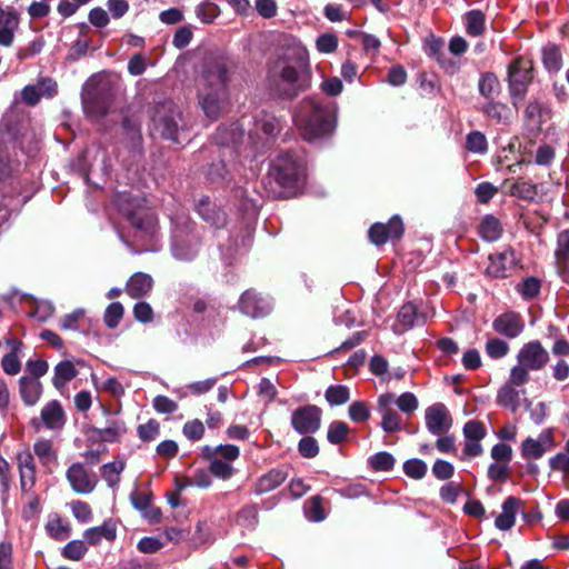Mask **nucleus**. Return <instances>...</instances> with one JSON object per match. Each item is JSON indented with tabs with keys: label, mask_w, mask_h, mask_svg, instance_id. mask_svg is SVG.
Here are the masks:
<instances>
[{
	"label": "nucleus",
	"mask_w": 569,
	"mask_h": 569,
	"mask_svg": "<svg viewBox=\"0 0 569 569\" xmlns=\"http://www.w3.org/2000/svg\"><path fill=\"white\" fill-rule=\"evenodd\" d=\"M395 405V395L385 393L378 399V410L382 416L381 427L387 432H395L400 429L401 417L392 408Z\"/></svg>",
	"instance_id": "nucleus-18"
},
{
	"label": "nucleus",
	"mask_w": 569,
	"mask_h": 569,
	"mask_svg": "<svg viewBox=\"0 0 569 569\" xmlns=\"http://www.w3.org/2000/svg\"><path fill=\"white\" fill-rule=\"evenodd\" d=\"M417 319V308L413 303H405L398 313V325L402 327V330L411 328Z\"/></svg>",
	"instance_id": "nucleus-43"
},
{
	"label": "nucleus",
	"mask_w": 569,
	"mask_h": 569,
	"mask_svg": "<svg viewBox=\"0 0 569 569\" xmlns=\"http://www.w3.org/2000/svg\"><path fill=\"white\" fill-rule=\"evenodd\" d=\"M203 457L209 461L210 472L219 479L228 480L236 469L232 462L240 456V449L234 445L206 446L202 449Z\"/></svg>",
	"instance_id": "nucleus-5"
},
{
	"label": "nucleus",
	"mask_w": 569,
	"mask_h": 569,
	"mask_svg": "<svg viewBox=\"0 0 569 569\" xmlns=\"http://www.w3.org/2000/svg\"><path fill=\"white\" fill-rule=\"evenodd\" d=\"M20 24V16L14 8L0 4V46L10 47Z\"/></svg>",
	"instance_id": "nucleus-16"
},
{
	"label": "nucleus",
	"mask_w": 569,
	"mask_h": 569,
	"mask_svg": "<svg viewBox=\"0 0 569 569\" xmlns=\"http://www.w3.org/2000/svg\"><path fill=\"white\" fill-rule=\"evenodd\" d=\"M349 417L356 422H363L369 419L370 411L366 402L356 401L349 407Z\"/></svg>",
	"instance_id": "nucleus-59"
},
{
	"label": "nucleus",
	"mask_w": 569,
	"mask_h": 569,
	"mask_svg": "<svg viewBox=\"0 0 569 569\" xmlns=\"http://www.w3.org/2000/svg\"><path fill=\"white\" fill-rule=\"evenodd\" d=\"M491 458L496 462L508 465L512 458V449L506 443H497L491 449Z\"/></svg>",
	"instance_id": "nucleus-62"
},
{
	"label": "nucleus",
	"mask_w": 569,
	"mask_h": 569,
	"mask_svg": "<svg viewBox=\"0 0 569 569\" xmlns=\"http://www.w3.org/2000/svg\"><path fill=\"white\" fill-rule=\"evenodd\" d=\"M426 427L435 436H442L452 426L451 416L443 403H435L426 409Z\"/></svg>",
	"instance_id": "nucleus-9"
},
{
	"label": "nucleus",
	"mask_w": 569,
	"mask_h": 569,
	"mask_svg": "<svg viewBox=\"0 0 569 569\" xmlns=\"http://www.w3.org/2000/svg\"><path fill=\"white\" fill-rule=\"evenodd\" d=\"M272 178L283 189L297 188L303 177V167L289 153L280 156L272 169Z\"/></svg>",
	"instance_id": "nucleus-8"
},
{
	"label": "nucleus",
	"mask_w": 569,
	"mask_h": 569,
	"mask_svg": "<svg viewBox=\"0 0 569 569\" xmlns=\"http://www.w3.org/2000/svg\"><path fill=\"white\" fill-rule=\"evenodd\" d=\"M199 214L208 222L216 227H221L226 223V214L220 209L211 203L208 199L199 201L198 204Z\"/></svg>",
	"instance_id": "nucleus-30"
},
{
	"label": "nucleus",
	"mask_w": 569,
	"mask_h": 569,
	"mask_svg": "<svg viewBox=\"0 0 569 569\" xmlns=\"http://www.w3.org/2000/svg\"><path fill=\"white\" fill-rule=\"evenodd\" d=\"M370 465L377 471H388L392 469L395 459L390 453L382 451L370 458Z\"/></svg>",
	"instance_id": "nucleus-51"
},
{
	"label": "nucleus",
	"mask_w": 569,
	"mask_h": 569,
	"mask_svg": "<svg viewBox=\"0 0 569 569\" xmlns=\"http://www.w3.org/2000/svg\"><path fill=\"white\" fill-rule=\"evenodd\" d=\"M92 432L96 438L104 442H116L126 432L123 422L111 421L106 428H94Z\"/></svg>",
	"instance_id": "nucleus-32"
},
{
	"label": "nucleus",
	"mask_w": 569,
	"mask_h": 569,
	"mask_svg": "<svg viewBox=\"0 0 569 569\" xmlns=\"http://www.w3.org/2000/svg\"><path fill=\"white\" fill-rule=\"evenodd\" d=\"M405 473L412 479H421L427 472V465L419 459H411L403 465Z\"/></svg>",
	"instance_id": "nucleus-53"
},
{
	"label": "nucleus",
	"mask_w": 569,
	"mask_h": 569,
	"mask_svg": "<svg viewBox=\"0 0 569 569\" xmlns=\"http://www.w3.org/2000/svg\"><path fill=\"white\" fill-rule=\"evenodd\" d=\"M19 390L23 402L27 406H34L42 395V385L36 378L21 377Z\"/></svg>",
	"instance_id": "nucleus-24"
},
{
	"label": "nucleus",
	"mask_w": 569,
	"mask_h": 569,
	"mask_svg": "<svg viewBox=\"0 0 569 569\" xmlns=\"http://www.w3.org/2000/svg\"><path fill=\"white\" fill-rule=\"evenodd\" d=\"M549 466L552 470L561 471L569 478V455L559 452L549 459Z\"/></svg>",
	"instance_id": "nucleus-64"
},
{
	"label": "nucleus",
	"mask_w": 569,
	"mask_h": 569,
	"mask_svg": "<svg viewBox=\"0 0 569 569\" xmlns=\"http://www.w3.org/2000/svg\"><path fill=\"white\" fill-rule=\"evenodd\" d=\"M77 375L78 371L71 361H61L54 367L52 383L57 389H61Z\"/></svg>",
	"instance_id": "nucleus-31"
},
{
	"label": "nucleus",
	"mask_w": 569,
	"mask_h": 569,
	"mask_svg": "<svg viewBox=\"0 0 569 569\" xmlns=\"http://www.w3.org/2000/svg\"><path fill=\"white\" fill-rule=\"evenodd\" d=\"M486 352L492 359H500L509 352V345L501 339L492 338L486 343Z\"/></svg>",
	"instance_id": "nucleus-49"
},
{
	"label": "nucleus",
	"mask_w": 569,
	"mask_h": 569,
	"mask_svg": "<svg viewBox=\"0 0 569 569\" xmlns=\"http://www.w3.org/2000/svg\"><path fill=\"white\" fill-rule=\"evenodd\" d=\"M53 312L54 307L51 302L36 301L30 316L37 318L39 321H46L53 315Z\"/></svg>",
	"instance_id": "nucleus-60"
},
{
	"label": "nucleus",
	"mask_w": 569,
	"mask_h": 569,
	"mask_svg": "<svg viewBox=\"0 0 569 569\" xmlns=\"http://www.w3.org/2000/svg\"><path fill=\"white\" fill-rule=\"evenodd\" d=\"M83 538L91 546L98 545L102 539L112 541L116 538V527L112 522H103L102 526L87 529Z\"/></svg>",
	"instance_id": "nucleus-28"
},
{
	"label": "nucleus",
	"mask_w": 569,
	"mask_h": 569,
	"mask_svg": "<svg viewBox=\"0 0 569 569\" xmlns=\"http://www.w3.org/2000/svg\"><path fill=\"white\" fill-rule=\"evenodd\" d=\"M41 420L48 429H60L64 425V413L57 400L48 402L41 410Z\"/></svg>",
	"instance_id": "nucleus-25"
},
{
	"label": "nucleus",
	"mask_w": 569,
	"mask_h": 569,
	"mask_svg": "<svg viewBox=\"0 0 569 569\" xmlns=\"http://www.w3.org/2000/svg\"><path fill=\"white\" fill-rule=\"evenodd\" d=\"M541 288V282L538 278L529 277L525 279L519 286H518V292L525 298V299H532L536 298Z\"/></svg>",
	"instance_id": "nucleus-48"
},
{
	"label": "nucleus",
	"mask_w": 569,
	"mask_h": 569,
	"mask_svg": "<svg viewBox=\"0 0 569 569\" xmlns=\"http://www.w3.org/2000/svg\"><path fill=\"white\" fill-rule=\"evenodd\" d=\"M526 383L512 382V372L510 371L508 381L498 390L497 403L512 412H517L520 407L521 397L525 396V389H518Z\"/></svg>",
	"instance_id": "nucleus-17"
},
{
	"label": "nucleus",
	"mask_w": 569,
	"mask_h": 569,
	"mask_svg": "<svg viewBox=\"0 0 569 569\" xmlns=\"http://www.w3.org/2000/svg\"><path fill=\"white\" fill-rule=\"evenodd\" d=\"M466 26L469 34H481L485 29V14L479 10L469 11L466 14Z\"/></svg>",
	"instance_id": "nucleus-39"
},
{
	"label": "nucleus",
	"mask_w": 569,
	"mask_h": 569,
	"mask_svg": "<svg viewBox=\"0 0 569 569\" xmlns=\"http://www.w3.org/2000/svg\"><path fill=\"white\" fill-rule=\"evenodd\" d=\"M152 121L153 130L159 136L174 143L182 142L183 127L181 124V112L172 102L159 106Z\"/></svg>",
	"instance_id": "nucleus-6"
},
{
	"label": "nucleus",
	"mask_w": 569,
	"mask_h": 569,
	"mask_svg": "<svg viewBox=\"0 0 569 569\" xmlns=\"http://www.w3.org/2000/svg\"><path fill=\"white\" fill-rule=\"evenodd\" d=\"M230 63L220 57L207 58L198 79L200 106L206 116L216 120L228 101Z\"/></svg>",
	"instance_id": "nucleus-1"
},
{
	"label": "nucleus",
	"mask_w": 569,
	"mask_h": 569,
	"mask_svg": "<svg viewBox=\"0 0 569 569\" xmlns=\"http://www.w3.org/2000/svg\"><path fill=\"white\" fill-rule=\"evenodd\" d=\"M339 46V39L333 32H325L316 39V48L322 54L333 53Z\"/></svg>",
	"instance_id": "nucleus-38"
},
{
	"label": "nucleus",
	"mask_w": 569,
	"mask_h": 569,
	"mask_svg": "<svg viewBox=\"0 0 569 569\" xmlns=\"http://www.w3.org/2000/svg\"><path fill=\"white\" fill-rule=\"evenodd\" d=\"M453 472V466L446 460L438 459L432 466V473L439 480L450 479Z\"/></svg>",
	"instance_id": "nucleus-63"
},
{
	"label": "nucleus",
	"mask_w": 569,
	"mask_h": 569,
	"mask_svg": "<svg viewBox=\"0 0 569 569\" xmlns=\"http://www.w3.org/2000/svg\"><path fill=\"white\" fill-rule=\"evenodd\" d=\"M239 308L241 312L251 318H260L269 315L272 306L267 298L248 290L241 296Z\"/></svg>",
	"instance_id": "nucleus-14"
},
{
	"label": "nucleus",
	"mask_w": 569,
	"mask_h": 569,
	"mask_svg": "<svg viewBox=\"0 0 569 569\" xmlns=\"http://www.w3.org/2000/svg\"><path fill=\"white\" fill-rule=\"evenodd\" d=\"M219 13V7L210 1H204L196 8V14L203 23H211Z\"/></svg>",
	"instance_id": "nucleus-44"
},
{
	"label": "nucleus",
	"mask_w": 569,
	"mask_h": 569,
	"mask_svg": "<svg viewBox=\"0 0 569 569\" xmlns=\"http://www.w3.org/2000/svg\"><path fill=\"white\" fill-rule=\"evenodd\" d=\"M517 365L510 371L512 372V382L528 383L530 371L542 370L549 361V352L540 341L533 340L523 343L517 353Z\"/></svg>",
	"instance_id": "nucleus-4"
},
{
	"label": "nucleus",
	"mask_w": 569,
	"mask_h": 569,
	"mask_svg": "<svg viewBox=\"0 0 569 569\" xmlns=\"http://www.w3.org/2000/svg\"><path fill=\"white\" fill-rule=\"evenodd\" d=\"M321 410L316 406L297 409L291 417V423L299 433H313L320 427Z\"/></svg>",
	"instance_id": "nucleus-10"
},
{
	"label": "nucleus",
	"mask_w": 569,
	"mask_h": 569,
	"mask_svg": "<svg viewBox=\"0 0 569 569\" xmlns=\"http://www.w3.org/2000/svg\"><path fill=\"white\" fill-rule=\"evenodd\" d=\"M478 229L480 237L489 242L498 240L502 233V226L499 219L491 214L482 218Z\"/></svg>",
	"instance_id": "nucleus-29"
},
{
	"label": "nucleus",
	"mask_w": 569,
	"mask_h": 569,
	"mask_svg": "<svg viewBox=\"0 0 569 569\" xmlns=\"http://www.w3.org/2000/svg\"><path fill=\"white\" fill-rule=\"evenodd\" d=\"M543 64L551 71L557 72L561 68L562 57L560 50L555 44H548L542 50Z\"/></svg>",
	"instance_id": "nucleus-35"
},
{
	"label": "nucleus",
	"mask_w": 569,
	"mask_h": 569,
	"mask_svg": "<svg viewBox=\"0 0 569 569\" xmlns=\"http://www.w3.org/2000/svg\"><path fill=\"white\" fill-rule=\"evenodd\" d=\"M182 433L191 441L200 440L204 435V426L199 419H193L184 423Z\"/></svg>",
	"instance_id": "nucleus-52"
},
{
	"label": "nucleus",
	"mask_w": 569,
	"mask_h": 569,
	"mask_svg": "<svg viewBox=\"0 0 569 569\" xmlns=\"http://www.w3.org/2000/svg\"><path fill=\"white\" fill-rule=\"evenodd\" d=\"M66 477L72 490L80 495L92 492L98 482L96 476L80 462L72 463L67 470Z\"/></svg>",
	"instance_id": "nucleus-11"
},
{
	"label": "nucleus",
	"mask_w": 569,
	"mask_h": 569,
	"mask_svg": "<svg viewBox=\"0 0 569 569\" xmlns=\"http://www.w3.org/2000/svg\"><path fill=\"white\" fill-rule=\"evenodd\" d=\"M330 406L345 405L350 399L349 388L343 385L330 386L325 393Z\"/></svg>",
	"instance_id": "nucleus-34"
},
{
	"label": "nucleus",
	"mask_w": 569,
	"mask_h": 569,
	"mask_svg": "<svg viewBox=\"0 0 569 569\" xmlns=\"http://www.w3.org/2000/svg\"><path fill=\"white\" fill-rule=\"evenodd\" d=\"M123 306L120 302H113L109 305L104 311L103 320L107 327L113 329L118 327L120 320L123 317Z\"/></svg>",
	"instance_id": "nucleus-45"
},
{
	"label": "nucleus",
	"mask_w": 569,
	"mask_h": 569,
	"mask_svg": "<svg viewBox=\"0 0 569 569\" xmlns=\"http://www.w3.org/2000/svg\"><path fill=\"white\" fill-rule=\"evenodd\" d=\"M402 233L403 223L398 216L392 217L387 224L378 222L369 229V238L377 246L383 244L388 240L400 239Z\"/></svg>",
	"instance_id": "nucleus-12"
},
{
	"label": "nucleus",
	"mask_w": 569,
	"mask_h": 569,
	"mask_svg": "<svg viewBox=\"0 0 569 569\" xmlns=\"http://www.w3.org/2000/svg\"><path fill=\"white\" fill-rule=\"evenodd\" d=\"M133 316L139 322L149 323L153 320V310L148 302L140 301L133 307Z\"/></svg>",
	"instance_id": "nucleus-61"
},
{
	"label": "nucleus",
	"mask_w": 569,
	"mask_h": 569,
	"mask_svg": "<svg viewBox=\"0 0 569 569\" xmlns=\"http://www.w3.org/2000/svg\"><path fill=\"white\" fill-rule=\"evenodd\" d=\"M20 483L23 492H29L36 483V467L33 458L29 452L18 456Z\"/></svg>",
	"instance_id": "nucleus-22"
},
{
	"label": "nucleus",
	"mask_w": 569,
	"mask_h": 569,
	"mask_svg": "<svg viewBox=\"0 0 569 569\" xmlns=\"http://www.w3.org/2000/svg\"><path fill=\"white\" fill-rule=\"evenodd\" d=\"M510 194L522 200H533L537 196V186L525 180H519L512 183Z\"/></svg>",
	"instance_id": "nucleus-36"
},
{
	"label": "nucleus",
	"mask_w": 569,
	"mask_h": 569,
	"mask_svg": "<svg viewBox=\"0 0 569 569\" xmlns=\"http://www.w3.org/2000/svg\"><path fill=\"white\" fill-rule=\"evenodd\" d=\"M462 432L465 438H472L473 440H482L486 437V428L478 420L468 421L463 426Z\"/></svg>",
	"instance_id": "nucleus-55"
},
{
	"label": "nucleus",
	"mask_w": 569,
	"mask_h": 569,
	"mask_svg": "<svg viewBox=\"0 0 569 569\" xmlns=\"http://www.w3.org/2000/svg\"><path fill=\"white\" fill-rule=\"evenodd\" d=\"M131 224L138 230L153 236L157 229V219L153 213L146 210H138L129 213Z\"/></svg>",
	"instance_id": "nucleus-27"
},
{
	"label": "nucleus",
	"mask_w": 569,
	"mask_h": 569,
	"mask_svg": "<svg viewBox=\"0 0 569 569\" xmlns=\"http://www.w3.org/2000/svg\"><path fill=\"white\" fill-rule=\"evenodd\" d=\"M532 62L526 58H517L509 66V89L513 106L522 101L527 88L532 80Z\"/></svg>",
	"instance_id": "nucleus-7"
},
{
	"label": "nucleus",
	"mask_w": 569,
	"mask_h": 569,
	"mask_svg": "<svg viewBox=\"0 0 569 569\" xmlns=\"http://www.w3.org/2000/svg\"><path fill=\"white\" fill-rule=\"evenodd\" d=\"M88 548L82 540H72L63 548V556L70 560L78 561L87 552Z\"/></svg>",
	"instance_id": "nucleus-50"
},
{
	"label": "nucleus",
	"mask_w": 569,
	"mask_h": 569,
	"mask_svg": "<svg viewBox=\"0 0 569 569\" xmlns=\"http://www.w3.org/2000/svg\"><path fill=\"white\" fill-rule=\"evenodd\" d=\"M34 453L43 465H50L56 461V452L52 449V443L49 440H38L33 446Z\"/></svg>",
	"instance_id": "nucleus-41"
},
{
	"label": "nucleus",
	"mask_w": 569,
	"mask_h": 569,
	"mask_svg": "<svg viewBox=\"0 0 569 569\" xmlns=\"http://www.w3.org/2000/svg\"><path fill=\"white\" fill-rule=\"evenodd\" d=\"M279 71L272 81L280 96L292 98L305 89L302 74L309 69V52L303 46H295L278 62Z\"/></svg>",
	"instance_id": "nucleus-3"
},
{
	"label": "nucleus",
	"mask_w": 569,
	"mask_h": 569,
	"mask_svg": "<svg viewBox=\"0 0 569 569\" xmlns=\"http://www.w3.org/2000/svg\"><path fill=\"white\" fill-rule=\"evenodd\" d=\"M83 309H76L60 319V328L63 330H77L79 322L84 318Z\"/></svg>",
	"instance_id": "nucleus-54"
},
{
	"label": "nucleus",
	"mask_w": 569,
	"mask_h": 569,
	"mask_svg": "<svg viewBox=\"0 0 569 569\" xmlns=\"http://www.w3.org/2000/svg\"><path fill=\"white\" fill-rule=\"evenodd\" d=\"M49 535L57 540H64L69 537V528L58 516L52 517L47 523Z\"/></svg>",
	"instance_id": "nucleus-47"
},
{
	"label": "nucleus",
	"mask_w": 569,
	"mask_h": 569,
	"mask_svg": "<svg viewBox=\"0 0 569 569\" xmlns=\"http://www.w3.org/2000/svg\"><path fill=\"white\" fill-rule=\"evenodd\" d=\"M242 136V132L237 124L230 127H221L216 133V141L222 146H229L238 142Z\"/></svg>",
	"instance_id": "nucleus-37"
},
{
	"label": "nucleus",
	"mask_w": 569,
	"mask_h": 569,
	"mask_svg": "<svg viewBox=\"0 0 569 569\" xmlns=\"http://www.w3.org/2000/svg\"><path fill=\"white\" fill-rule=\"evenodd\" d=\"M553 447L552 431L547 429L537 439L527 438L521 445V453L526 459H540L545 452L553 449Z\"/></svg>",
	"instance_id": "nucleus-15"
},
{
	"label": "nucleus",
	"mask_w": 569,
	"mask_h": 569,
	"mask_svg": "<svg viewBox=\"0 0 569 569\" xmlns=\"http://www.w3.org/2000/svg\"><path fill=\"white\" fill-rule=\"evenodd\" d=\"M517 263L516 251L511 248H506L501 252L489 256V264L486 272L493 278H506L508 271L516 267Z\"/></svg>",
	"instance_id": "nucleus-13"
},
{
	"label": "nucleus",
	"mask_w": 569,
	"mask_h": 569,
	"mask_svg": "<svg viewBox=\"0 0 569 569\" xmlns=\"http://www.w3.org/2000/svg\"><path fill=\"white\" fill-rule=\"evenodd\" d=\"M521 506V500L516 497H508L502 503V511L496 518L495 525L500 530H509L513 527L516 515Z\"/></svg>",
	"instance_id": "nucleus-21"
},
{
	"label": "nucleus",
	"mask_w": 569,
	"mask_h": 569,
	"mask_svg": "<svg viewBox=\"0 0 569 569\" xmlns=\"http://www.w3.org/2000/svg\"><path fill=\"white\" fill-rule=\"evenodd\" d=\"M110 109V101L107 99L94 98L84 101V110L88 114L100 118L106 116Z\"/></svg>",
	"instance_id": "nucleus-42"
},
{
	"label": "nucleus",
	"mask_w": 569,
	"mask_h": 569,
	"mask_svg": "<svg viewBox=\"0 0 569 569\" xmlns=\"http://www.w3.org/2000/svg\"><path fill=\"white\" fill-rule=\"evenodd\" d=\"M492 328L497 333L513 339L523 331L525 325L520 315L505 312L493 320Z\"/></svg>",
	"instance_id": "nucleus-19"
},
{
	"label": "nucleus",
	"mask_w": 569,
	"mask_h": 569,
	"mask_svg": "<svg viewBox=\"0 0 569 569\" xmlns=\"http://www.w3.org/2000/svg\"><path fill=\"white\" fill-rule=\"evenodd\" d=\"M56 91L57 83L46 78L41 79L37 84L24 87L21 97L27 104L34 106L39 102L41 97H52Z\"/></svg>",
	"instance_id": "nucleus-20"
},
{
	"label": "nucleus",
	"mask_w": 569,
	"mask_h": 569,
	"mask_svg": "<svg viewBox=\"0 0 569 569\" xmlns=\"http://www.w3.org/2000/svg\"><path fill=\"white\" fill-rule=\"evenodd\" d=\"M288 477L282 469H272L261 476L256 483V492L262 495L278 488Z\"/></svg>",
	"instance_id": "nucleus-26"
},
{
	"label": "nucleus",
	"mask_w": 569,
	"mask_h": 569,
	"mask_svg": "<svg viewBox=\"0 0 569 569\" xmlns=\"http://www.w3.org/2000/svg\"><path fill=\"white\" fill-rule=\"evenodd\" d=\"M126 467L123 459H116L112 462L104 463L101 467V477L107 481L108 486L114 488L120 481V475Z\"/></svg>",
	"instance_id": "nucleus-33"
},
{
	"label": "nucleus",
	"mask_w": 569,
	"mask_h": 569,
	"mask_svg": "<svg viewBox=\"0 0 569 569\" xmlns=\"http://www.w3.org/2000/svg\"><path fill=\"white\" fill-rule=\"evenodd\" d=\"M555 258L569 259V229H563L557 234Z\"/></svg>",
	"instance_id": "nucleus-56"
},
{
	"label": "nucleus",
	"mask_w": 569,
	"mask_h": 569,
	"mask_svg": "<svg viewBox=\"0 0 569 569\" xmlns=\"http://www.w3.org/2000/svg\"><path fill=\"white\" fill-rule=\"evenodd\" d=\"M293 119L300 136L309 142L330 137L336 128L335 108L315 98L303 99Z\"/></svg>",
	"instance_id": "nucleus-2"
},
{
	"label": "nucleus",
	"mask_w": 569,
	"mask_h": 569,
	"mask_svg": "<svg viewBox=\"0 0 569 569\" xmlns=\"http://www.w3.org/2000/svg\"><path fill=\"white\" fill-rule=\"evenodd\" d=\"M479 91L487 99H493L499 91V81L492 73H486L479 81Z\"/></svg>",
	"instance_id": "nucleus-40"
},
{
	"label": "nucleus",
	"mask_w": 569,
	"mask_h": 569,
	"mask_svg": "<svg viewBox=\"0 0 569 569\" xmlns=\"http://www.w3.org/2000/svg\"><path fill=\"white\" fill-rule=\"evenodd\" d=\"M152 278L143 272H137L130 277L127 282V293L136 299L147 296L152 289Z\"/></svg>",
	"instance_id": "nucleus-23"
},
{
	"label": "nucleus",
	"mask_w": 569,
	"mask_h": 569,
	"mask_svg": "<svg viewBox=\"0 0 569 569\" xmlns=\"http://www.w3.org/2000/svg\"><path fill=\"white\" fill-rule=\"evenodd\" d=\"M395 403L405 413H412L418 408V399L411 392H405L397 399L395 398Z\"/></svg>",
	"instance_id": "nucleus-58"
},
{
	"label": "nucleus",
	"mask_w": 569,
	"mask_h": 569,
	"mask_svg": "<svg viewBox=\"0 0 569 569\" xmlns=\"http://www.w3.org/2000/svg\"><path fill=\"white\" fill-rule=\"evenodd\" d=\"M160 426L159 423L150 419L148 422L138 427L139 438L143 441L154 440L159 436Z\"/></svg>",
	"instance_id": "nucleus-57"
},
{
	"label": "nucleus",
	"mask_w": 569,
	"mask_h": 569,
	"mask_svg": "<svg viewBox=\"0 0 569 569\" xmlns=\"http://www.w3.org/2000/svg\"><path fill=\"white\" fill-rule=\"evenodd\" d=\"M349 427L346 422L342 421H333L330 423L328 428L327 438L329 442L333 445H338L342 442L348 436Z\"/></svg>",
	"instance_id": "nucleus-46"
}]
</instances>
